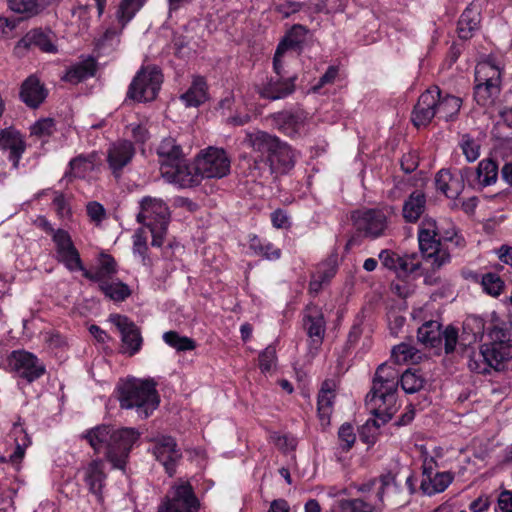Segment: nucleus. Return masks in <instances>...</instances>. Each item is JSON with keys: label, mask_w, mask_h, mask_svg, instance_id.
<instances>
[{"label": "nucleus", "mask_w": 512, "mask_h": 512, "mask_svg": "<svg viewBox=\"0 0 512 512\" xmlns=\"http://www.w3.org/2000/svg\"><path fill=\"white\" fill-rule=\"evenodd\" d=\"M335 272V266H331L328 270L319 269L312 277L310 290L318 292L322 284L328 282L335 275Z\"/></svg>", "instance_id": "nucleus-60"}, {"label": "nucleus", "mask_w": 512, "mask_h": 512, "mask_svg": "<svg viewBox=\"0 0 512 512\" xmlns=\"http://www.w3.org/2000/svg\"><path fill=\"white\" fill-rule=\"evenodd\" d=\"M87 214L94 222H100L105 216V210L98 202H90L87 205Z\"/></svg>", "instance_id": "nucleus-63"}, {"label": "nucleus", "mask_w": 512, "mask_h": 512, "mask_svg": "<svg viewBox=\"0 0 512 512\" xmlns=\"http://www.w3.org/2000/svg\"><path fill=\"white\" fill-rule=\"evenodd\" d=\"M417 337L419 342L426 347L435 348L440 350L444 343L445 353L449 354L455 350L458 333L457 330L448 326L444 331H441L440 324L437 321H427L418 328Z\"/></svg>", "instance_id": "nucleus-8"}, {"label": "nucleus", "mask_w": 512, "mask_h": 512, "mask_svg": "<svg viewBox=\"0 0 512 512\" xmlns=\"http://www.w3.org/2000/svg\"><path fill=\"white\" fill-rule=\"evenodd\" d=\"M153 454L156 459L165 467L166 472L172 476L175 472L176 462L181 454L172 437L160 436L155 439Z\"/></svg>", "instance_id": "nucleus-23"}, {"label": "nucleus", "mask_w": 512, "mask_h": 512, "mask_svg": "<svg viewBox=\"0 0 512 512\" xmlns=\"http://www.w3.org/2000/svg\"><path fill=\"white\" fill-rule=\"evenodd\" d=\"M145 2L146 0H122L120 2L116 11V19L121 25V29L132 20Z\"/></svg>", "instance_id": "nucleus-43"}, {"label": "nucleus", "mask_w": 512, "mask_h": 512, "mask_svg": "<svg viewBox=\"0 0 512 512\" xmlns=\"http://www.w3.org/2000/svg\"><path fill=\"white\" fill-rule=\"evenodd\" d=\"M9 8L21 14L34 15L37 14L40 8V2L38 0H7Z\"/></svg>", "instance_id": "nucleus-55"}, {"label": "nucleus", "mask_w": 512, "mask_h": 512, "mask_svg": "<svg viewBox=\"0 0 512 512\" xmlns=\"http://www.w3.org/2000/svg\"><path fill=\"white\" fill-rule=\"evenodd\" d=\"M46 96L47 92L36 76H29L23 82L20 97L27 106L37 108L45 100Z\"/></svg>", "instance_id": "nucleus-31"}, {"label": "nucleus", "mask_w": 512, "mask_h": 512, "mask_svg": "<svg viewBox=\"0 0 512 512\" xmlns=\"http://www.w3.org/2000/svg\"><path fill=\"white\" fill-rule=\"evenodd\" d=\"M52 203L57 215L62 219H68L71 216V208L63 194L59 192H51Z\"/></svg>", "instance_id": "nucleus-57"}, {"label": "nucleus", "mask_w": 512, "mask_h": 512, "mask_svg": "<svg viewBox=\"0 0 512 512\" xmlns=\"http://www.w3.org/2000/svg\"><path fill=\"white\" fill-rule=\"evenodd\" d=\"M459 146L468 162H474L479 158L481 145L478 140L470 135H462Z\"/></svg>", "instance_id": "nucleus-51"}, {"label": "nucleus", "mask_w": 512, "mask_h": 512, "mask_svg": "<svg viewBox=\"0 0 512 512\" xmlns=\"http://www.w3.org/2000/svg\"><path fill=\"white\" fill-rule=\"evenodd\" d=\"M481 21L480 11L477 6H468L458 21V35L461 39L471 38L478 30Z\"/></svg>", "instance_id": "nucleus-35"}, {"label": "nucleus", "mask_w": 512, "mask_h": 512, "mask_svg": "<svg viewBox=\"0 0 512 512\" xmlns=\"http://www.w3.org/2000/svg\"><path fill=\"white\" fill-rule=\"evenodd\" d=\"M438 87H431L422 93L413 109L412 122L416 127L426 126L437 116Z\"/></svg>", "instance_id": "nucleus-20"}, {"label": "nucleus", "mask_w": 512, "mask_h": 512, "mask_svg": "<svg viewBox=\"0 0 512 512\" xmlns=\"http://www.w3.org/2000/svg\"><path fill=\"white\" fill-rule=\"evenodd\" d=\"M426 206V197L420 191L410 194L403 204V217L407 222H416L423 214Z\"/></svg>", "instance_id": "nucleus-38"}, {"label": "nucleus", "mask_w": 512, "mask_h": 512, "mask_svg": "<svg viewBox=\"0 0 512 512\" xmlns=\"http://www.w3.org/2000/svg\"><path fill=\"white\" fill-rule=\"evenodd\" d=\"M116 272L115 260L107 254H101L97 266L94 269H86L84 267L82 275L90 281L98 283V286H101V284L112 280Z\"/></svg>", "instance_id": "nucleus-28"}, {"label": "nucleus", "mask_w": 512, "mask_h": 512, "mask_svg": "<svg viewBox=\"0 0 512 512\" xmlns=\"http://www.w3.org/2000/svg\"><path fill=\"white\" fill-rule=\"evenodd\" d=\"M56 245V254L59 262L71 272L84 270L80 254L74 246L70 235L64 230H57L53 235Z\"/></svg>", "instance_id": "nucleus-16"}, {"label": "nucleus", "mask_w": 512, "mask_h": 512, "mask_svg": "<svg viewBox=\"0 0 512 512\" xmlns=\"http://www.w3.org/2000/svg\"><path fill=\"white\" fill-rule=\"evenodd\" d=\"M397 386L398 371L388 364H381L375 373L372 389L366 396V403L384 421L397 412Z\"/></svg>", "instance_id": "nucleus-3"}, {"label": "nucleus", "mask_w": 512, "mask_h": 512, "mask_svg": "<svg viewBox=\"0 0 512 512\" xmlns=\"http://www.w3.org/2000/svg\"><path fill=\"white\" fill-rule=\"evenodd\" d=\"M306 117L302 112L289 113L283 112L277 115V123L280 129L288 136H295L305 127Z\"/></svg>", "instance_id": "nucleus-39"}, {"label": "nucleus", "mask_w": 512, "mask_h": 512, "mask_svg": "<svg viewBox=\"0 0 512 512\" xmlns=\"http://www.w3.org/2000/svg\"><path fill=\"white\" fill-rule=\"evenodd\" d=\"M31 46H36L47 53H56L58 51L56 36L51 31L32 30L18 42V47L29 48Z\"/></svg>", "instance_id": "nucleus-30"}, {"label": "nucleus", "mask_w": 512, "mask_h": 512, "mask_svg": "<svg viewBox=\"0 0 512 512\" xmlns=\"http://www.w3.org/2000/svg\"><path fill=\"white\" fill-rule=\"evenodd\" d=\"M104 468L105 464L102 459L93 460L84 468V481L89 491L95 495L98 501L102 499V491L106 481Z\"/></svg>", "instance_id": "nucleus-26"}, {"label": "nucleus", "mask_w": 512, "mask_h": 512, "mask_svg": "<svg viewBox=\"0 0 512 512\" xmlns=\"http://www.w3.org/2000/svg\"><path fill=\"white\" fill-rule=\"evenodd\" d=\"M187 107H198L208 99L207 84L202 77H195L190 88L181 95Z\"/></svg>", "instance_id": "nucleus-37"}, {"label": "nucleus", "mask_w": 512, "mask_h": 512, "mask_svg": "<svg viewBox=\"0 0 512 512\" xmlns=\"http://www.w3.org/2000/svg\"><path fill=\"white\" fill-rule=\"evenodd\" d=\"M453 481L451 472H432L430 462L427 460L423 464V478L421 481V489L427 495H433L443 492Z\"/></svg>", "instance_id": "nucleus-24"}, {"label": "nucleus", "mask_w": 512, "mask_h": 512, "mask_svg": "<svg viewBox=\"0 0 512 512\" xmlns=\"http://www.w3.org/2000/svg\"><path fill=\"white\" fill-rule=\"evenodd\" d=\"M461 103L462 101L460 98L449 94L443 95L438 89V100L436 105L437 117L446 121L452 119L458 114Z\"/></svg>", "instance_id": "nucleus-40"}, {"label": "nucleus", "mask_w": 512, "mask_h": 512, "mask_svg": "<svg viewBox=\"0 0 512 512\" xmlns=\"http://www.w3.org/2000/svg\"><path fill=\"white\" fill-rule=\"evenodd\" d=\"M127 131L137 143H145L150 137L148 119H139L137 122L130 123Z\"/></svg>", "instance_id": "nucleus-54"}, {"label": "nucleus", "mask_w": 512, "mask_h": 512, "mask_svg": "<svg viewBox=\"0 0 512 512\" xmlns=\"http://www.w3.org/2000/svg\"><path fill=\"white\" fill-rule=\"evenodd\" d=\"M7 368L28 382H33L46 372L45 365L32 353L13 351L7 358Z\"/></svg>", "instance_id": "nucleus-12"}, {"label": "nucleus", "mask_w": 512, "mask_h": 512, "mask_svg": "<svg viewBox=\"0 0 512 512\" xmlns=\"http://www.w3.org/2000/svg\"><path fill=\"white\" fill-rule=\"evenodd\" d=\"M389 208L362 209L352 214L355 228L366 236L378 237L387 228Z\"/></svg>", "instance_id": "nucleus-14"}, {"label": "nucleus", "mask_w": 512, "mask_h": 512, "mask_svg": "<svg viewBox=\"0 0 512 512\" xmlns=\"http://www.w3.org/2000/svg\"><path fill=\"white\" fill-rule=\"evenodd\" d=\"M497 506L501 512H512V491H502L498 496Z\"/></svg>", "instance_id": "nucleus-64"}, {"label": "nucleus", "mask_w": 512, "mask_h": 512, "mask_svg": "<svg viewBox=\"0 0 512 512\" xmlns=\"http://www.w3.org/2000/svg\"><path fill=\"white\" fill-rule=\"evenodd\" d=\"M338 439L341 448L344 451H348L356 441V434L354 428L349 423H344L338 430Z\"/></svg>", "instance_id": "nucleus-56"}, {"label": "nucleus", "mask_w": 512, "mask_h": 512, "mask_svg": "<svg viewBox=\"0 0 512 512\" xmlns=\"http://www.w3.org/2000/svg\"><path fill=\"white\" fill-rule=\"evenodd\" d=\"M201 508L191 485L181 480L171 487L158 512H192Z\"/></svg>", "instance_id": "nucleus-9"}, {"label": "nucleus", "mask_w": 512, "mask_h": 512, "mask_svg": "<svg viewBox=\"0 0 512 512\" xmlns=\"http://www.w3.org/2000/svg\"><path fill=\"white\" fill-rule=\"evenodd\" d=\"M400 382L406 393H415L423 387L424 379L415 371L407 370L402 374Z\"/></svg>", "instance_id": "nucleus-53"}, {"label": "nucleus", "mask_w": 512, "mask_h": 512, "mask_svg": "<svg viewBox=\"0 0 512 512\" xmlns=\"http://www.w3.org/2000/svg\"><path fill=\"white\" fill-rule=\"evenodd\" d=\"M118 31L114 28H109L97 40L96 47L101 54H109L116 49L119 44Z\"/></svg>", "instance_id": "nucleus-50"}, {"label": "nucleus", "mask_w": 512, "mask_h": 512, "mask_svg": "<svg viewBox=\"0 0 512 512\" xmlns=\"http://www.w3.org/2000/svg\"><path fill=\"white\" fill-rule=\"evenodd\" d=\"M95 62L93 59H86L80 63L72 65L65 74V80L76 84L89 77H92L95 73Z\"/></svg>", "instance_id": "nucleus-42"}, {"label": "nucleus", "mask_w": 512, "mask_h": 512, "mask_svg": "<svg viewBox=\"0 0 512 512\" xmlns=\"http://www.w3.org/2000/svg\"><path fill=\"white\" fill-rule=\"evenodd\" d=\"M489 343L481 346L479 359L471 357L468 365L472 371L487 373L489 368L503 371L512 366L511 322L501 320L495 313L487 327Z\"/></svg>", "instance_id": "nucleus-1"}, {"label": "nucleus", "mask_w": 512, "mask_h": 512, "mask_svg": "<svg viewBox=\"0 0 512 512\" xmlns=\"http://www.w3.org/2000/svg\"><path fill=\"white\" fill-rule=\"evenodd\" d=\"M259 365L262 372H271L276 366V350L268 346L259 356Z\"/></svg>", "instance_id": "nucleus-59"}, {"label": "nucleus", "mask_w": 512, "mask_h": 512, "mask_svg": "<svg viewBox=\"0 0 512 512\" xmlns=\"http://www.w3.org/2000/svg\"><path fill=\"white\" fill-rule=\"evenodd\" d=\"M54 122L50 118H45L37 121L31 126V135L39 138L50 136L54 132Z\"/></svg>", "instance_id": "nucleus-58"}, {"label": "nucleus", "mask_w": 512, "mask_h": 512, "mask_svg": "<svg viewBox=\"0 0 512 512\" xmlns=\"http://www.w3.org/2000/svg\"><path fill=\"white\" fill-rule=\"evenodd\" d=\"M135 155V147L128 140H119L112 143L107 150V162L115 177H119Z\"/></svg>", "instance_id": "nucleus-21"}, {"label": "nucleus", "mask_w": 512, "mask_h": 512, "mask_svg": "<svg viewBox=\"0 0 512 512\" xmlns=\"http://www.w3.org/2000/svg\"><path fill=\"white\" fill-rule=\"evenodd\" d=\"M336 383L333 380L323 382L318 395V414L323 425L329 424L335 398Z\"/></svg>", "instance_id": "nucleus-34"}, {"label": "nucleus", "mask_w": 512, "mask_h": 512, "mask_svg": "<svg viewBox=\"0 0 512 512\" xmlns=\"http://www.w3.org/2000/svg\"><path fill=\"white\" fill-rule=\"evenodd\" d=\"M249 247L255 254L268 260H277L281 256V250L279 248H276L272 243L262 240L257 236L250 238Z\"/></svg>", "instance_id": "nucleus-46"}, {"label": "nucleus", "mask_w": 512, "mask_h": 512, "mask_svg": "<svg viewBox=\"0 0 512 512\" xmlns=\"http://www.w3.org/2000/svg\"><path fill=\"white\" fill-rule=\"evenodd\" d=\"M121 334L122 350L132 356L139 352L142 346V337L138 327L126 316L114 314L109 317Z\"/></svg>", "instance_id": "nucleus-17"}, {"label": "nucleus", "mask_w": 512, "mask_h": 512, "mask_svg": "<svg viewBox=\"0 0 512 512\" xmlns=\"http://www.w3.org/2000/svg\"><path fill=\"white\" fill-rule=\"evenodd\" d=\"M147 237L143 229H138L133 235V251L134 254L140 256L142 260H145L147 251Z\"/></svg>", "instance_id": "nucleus-61"}, {"label": "nucleus", "mask_w": 512, "mask_h": 512, "mask_svg": "<svg viewBox=\"0 0 512 512\" xmlns=\"http://www.w3.org/2000/svg\"><path fill=\"white\" fill-rule=\"evenodd\" d=\"M140 433L134 428H114L99 425L87 431L85 438L96 453H102L114 469L123 470L130 451L139 439Z\"/></svg>", "instance_id": "nucleus-2"}, {"label": "nucleus", "mask_w": 512, "mask_h": 512, "mask_svg": "<svg viewBox=\"0 0 512 512\" xmlns=\"http://www.w3.org/2000/svg\"><path fill=\"white\" fill-rule=\"evenodd\" d=\"M157 154L161 174L164 172L165 168L168 169L183 159L182 149L172 137L164 138L161 141L157 148Z\"/></svg>", "instance_id": "nucleus-32"}, {"label": "nucleus", "mask_w": 512, "mask_h": 512, "mask_svg": "<svg viewBox=\"0 0 512 512\" xmlns=\"http://www.w3.org/2000/svg\"><path fill=\"white\" fill-rule=\"evenodd\" d=\"M0 148L9 152V160L17 168L19 160L25 151L26 145L19 131L6 128L0 131Z\"/></svg>", "instance_id": "nucleus-25"}, {"label": "nucleus", "mask_w": 512, "mask_h": 512, "mask_svg": "<svg viewBox=\"0 0 512 512\" xmlns=\"http://www.w3.org/2000/svg\"><path fill=\"white\" fill-rule=\"evenodd\" d=\"M305 326L312 341L316 344L321 343L325 334V321L322 314L314 311L312 314L307 315Z\"/></svg>", "instance_id": "nucleus-45"}, {"label": "nucleus", "mask_w": 512, "mask_h": 512, "mask_svg": "<svg viewBox=\"0 0 512 512\" xmlns=\"http://www.w3.org/2000/svg\"><path fill=\"white\" fill-rule=\"evenodd\" d=\"M162 81V73L157 67H144L131 82L128 97L138 102L152 101L156 98Z\"/></svg>", "instance_id": "nucleus-7"}, {"label": "nucleus", "mask_w": 512, "mask_h": 512, "mask_svg": "<svg viewBox=\"0 0 512 512\" xmlns=\"http://www.w3.org/2000/svg\"><path fill=\"white\" fill-rule=\"evenodd\" d=\"M276 137L271 136L267 133L256 131L252 133H247L243 141L241 142V146L244 150L250 149L255 153H259L260 155L253 157L254 167L250 171V176L253 180H257L263 176L262 167L258 161V158L262 156L264 153L269 155L273 145H275Z\"/></svg>", "instance_id": "nucleus-15"}, {"label": "nucleus", "mask_w": 512, "mask_h": 512, "mask_svg": "<svg viewBox=\"0 0 512 512\" xmlns=\"http://www.w3.org/2000/svg\"><path fill=\"white\" fill-rule=\"evenodd\" d=\"M476 173L479 186H490L497 181L498 167L493 160L483 159L478 164Z\"/></svg>", "instance_id": "nucleus-44"}, {"label": "nucleus", "mask_w": 512, "mask_h": 512, "mask_svg": "<svg viewBox=\"0 0 512 512\" xmlns=\"http://www.w3.org/2000/svg\"><path fill=\"white\" fill-rule=\"evenodd\" d=\"M163 178L181 188H189L198 185L203 179L202 174L196 169V160L192 164H185L181 159L176 165L164 170Z\"/></svg>", "instance_id": "nucleus-19"}, {"label": "nucleus", "mask_w": 512, "mask_h": 512, "mask_svg": "<svg viewBox=\"0 0 512 512\" xmlns=\"http://www.w3.org/2000/svg\"><path fill=\"white\" fill-rule=\"evenodd\" d=\"M380 487L377 494L372 498L368 496L366 499H344L340 500V508L343 512H373L379 510L381 507L377 501L381 502L384 495H390L397 492V487L394 483V478L391 475H386L380 479Z\"/></svg>", "instance_id": "nucleus-13"}, {"label": "nucleus", "mask_w": 512, "mask_h": 512, "mask_svg": "<svg viewBox=\"0 0 512 512\" xmlns=\"http://www.w3.org/2000/svg\"><path fill=\"white\" fill-rule=\"evenodd\" d=\"M92 162L84 157H77L70 161V168L75 177H84L85 172L92 168Z\"/></svg>", "instance_id": "nucleus-62"}, {"label": "nucleus", "mask_w": 512, "mask_h": 512, "mask_svg": "<svg viewBox=\"0 0 512 512\" xmlns=\"http://www.w3.org/2000/svg\"><path fill=\"white\" fill-rule=\"evenodd\" d=\"M481 286L487 294L497 297L504 289V282L499 275L489 272L482 275Z\"/></svg>", "instance_id": "nucleus-52"}, {"label": "nucleus", "mask_w": 512, "mask_h": 512, "mask_svg": "<svg viewBox=\"0 0 512 512\" xmlns=\"http://www.w3.org/2000/svg\"><path fill=\"white\" fill-rule=\"evenodd\" d=\"M500 91L501 87L496 85L476 82L474 99L478 105L488 109L496 103Z\"/></svg>", "instance_id": "nucleus-41"}, {"label": "nucleus", "mask_w": 512, "mask_h": 512, "mask_svg": "<svg viewBox=\"0 0 512 512\" xmlns=\"http://www.w3.org/2000/svg\"><path fill=\"white\" fill-rule=\"evenodd\" d=\"M9 438L13 441L14 450L8 455V458L1 457L0 462L8 461L18 467L24 458L26 449L31 445V439L20 423L13 425Z\"/></svg>", "instance_id": "nucleus-27"}, {"label": "nucleus", "mask_w": 512, "mask_h": 512, "mask_svg": "<svg viewBox=\"0 0 512 512\" xmlns=\"http://www.w3.org/2000/svg\"><path fill=\"white\" fill-rule=\"evenodd\" d=\"M137 221L150 229L152 245L160 247L167 232L170 221V211L161 198L145 196L140 202Z\"/></svg>", "instance_id": "nucleus-6"}, {"label": "nucleus", "mask_w": 512, "mask_h": 512, "mask_svg": "<svg viewBox=\"0 0 512 512\" xmlns=\"http://www.w3.org/2000/svg\"><path fill=\"white\" fill-rule=\"evenodd\" d=\"M391 358L397 364L416 363L421 359V354L412 345L401 343L393 348Z\"/></svg>", "instance_id": "nucleus-48"}, {"label": "nucleus", "mask_w": 512, "mask_h": 512, "mask_svg": "<svg viewBox=\"0 0 512 512\" xmlns=\"http://www.w3.org/2000/svg\"><path fill=\"white\" fill-rule=\"evenodd\" d=\"M196 160V169L204 178H223L230 172L231 161L227 153L216 147L202 151Z\"/></svg>", "instance_id": "nucleus-10"}, {"label": "nucleus", "mask_w": 512, "mask_h": 512, "mask_svg": "<svg viewBox=\"0 0 512 512\" xmlns=\"http://www.w3.org/2000/svg\"><path fill=\"white\" fill-rule=\"evenodd\" d=\"M306 34L307 30L303 26L295 25L279 43L273 59L274 70L278 75L285 64L299 56Z\"/></svg>", "instance_id": "nucleus-11"}, {"label": "nucleus", "mask_w": 512, "mask_h": 512, "mask_svg": "<svg viewBox=\"0 0 512 512\" xmlns=\"http://www.w3.org/2000/svg\"><path fill=\"white\" fill-rule=\"evenodd\" d=\"M502 67L494 59L479 62L475 68V81L501 87Z\"/></svg>", "instance_id": "nucleus-33"}, {"label": "nucleus", "mask_w": 512, "mask_h": 512, "mask_svg": "<svg viewBox=\"0 0 512 512\" xmlns=\"http://www.w3.org/2000/svg\"><path fill=\"white\" fill-rule=\"evenodd\" d=\"M293 91L294 84L292 80L279 81L271 79L258 89L260 96L269 100L284 98Z\"/></svg>", "instance_id": "nucleus-36"}, {"label": "nucleus", "mask_w": 512, "mask_h": 512, "mask_svg": "<svg viewBox=\"0 0 512 512\" xmlns=\"http://www.w3.org/2000/svg\"><path fill=\"white\" fill-rule=\"evenodd\" d=\"M99 289L106 297L113 301H123L130 295V289L128 286L115 279L101 284Z\"/></svg>", "instance_id": "nucleus-47"}, {"label": "nucleus", "mask_w": 512, "mask_h": 512, "mask_svg": "<svg viewBox=\"0 0 512 512\" xmlns=\"http://www.w3.org/2000/svg\"><path fill=\"white\" fill-rule=\"evenodd\" d=\"M118 391L121 408L135 409L142 418L152 414L160 402L155 383L151 380L132 378L122 383Z\"/></svg>", "instance_id": "nucleus-4"}, {"label": "nucleus", "mask_w": 512, "mask_h": 512, "mask_svg": "<svg viewBox=\"0 0 512 512\" xmlns=\"http://www.w3.org/2000/svg\"><path fill=\"white\" fill-rule=\"evenodd\" d=\"M164 342L177 351H190L195 348V342L186 336H181L175 331H168L163 334Z\"/></svg>", "instance_id": "nucleus-49"}, {"label": "nucleus", "mask_w": 512, "mask_h": 512, "mask_svg": "<svg viewBox=\"0 0 512 512\" xmlns=\"http://www.w3.org/2000/svg\"><path fill=\"white\" fill-rule=\"evenodd\" d=\"M451 239L449 233L443 234L433 218H424L418 229L420 251L432 269H439L450 261V254L442 240Z\"/></svg>", "instance_id": "nucleus-5"}, {"label": "nucleus", "mask_w": 512, "mask_h": 512, "mask_svg": "<svg viewBox=\"0 0 512 512\" xmlns=\"http://www.w3.org/2000/svg\"><path fill=\"white\" fill-rule=\"evenodd\" d=\"M435 185L446 197L455 199L464 189V180L460 173L440 170L435 177Z\"/></svg>", "instance_id": "nucleus-29"}, {"label": "nucleus", "mask_w": 512, "mask_h": 512, "mask_svg": "<svg viewBox=\"0 0 512 512\" xmlns=\"http://www.w3.org/2000/svg\"><path fill=\"white\" fill-rule=\"evenodd\" d=\"M296 159L295 152L289 145L281 142L278 138L275 145L268 155L269 167H266V162L263 163L262 172L270 173H286L294 167Z\"/></svg>", "instance_id": "nucleus-18"}, {"label": "nucleus", "mask_w": 512, "mask_h": 512, "mask_svg": "<svg viewBox=\"0 0 512 512\" xmlns=\"http://www.w3.org/2000/svg\"><path fill=\"white\" fill-rule=\"evenodd\" d=\"M379 260L385 268L395 272L399 277H405L420 267V263L414 255L401 256L391 250H382L379 253Z\"/></svg>", "instance_id": "nucleus-22"}]
</instances>
